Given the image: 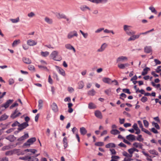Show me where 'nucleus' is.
I'll use <instances>...</instances> for the list:
<instances>
[{"instance_id":"nucleus-1","label":"nucleus","mask_w":161,"mask_h":161,"mask_svg":"<svg viewBox=\"0 0 161 161\" xmlns=\"http://www.w3.org/2000/svg\"><path fill=\"white\" fill-rule=\"evenodd\" d=\"M132 26L126 25H125L123 26V30L126 34L128 36H135L136 32L134 31L130 30Z\"/></svg>"},{"instance_id":"nucleus-2","label":"nucleus","mask_w":161,"mask_h":161,"mask_svg":"<svg viewBox=\"0 0 161 161\" xmlns=\"http://www.w3.org/2000/svg\"><path fill=\"white\" fill-rule=\"evenodd\" d=\"M50 56L55 61H60L62 59L61 56L58 54V52L57 51H53Z\"/></svg>"},{"instance_id":"nucleus-3","label":"nucleus","mask_w":161,"mask_h":161,"mask_svg":"<svg viewBox=\"0 0 161 161\" xmlns=\"http://www.w3.org/2000/svg\"><path fill=\"white\" fill-rule=\"evenodd\" d=\"M14 153H17L18 155H23L24 153L19 149H15L12 150L8 151L5 153L6 155H11Z\"/></svg>"},{"instance_id":"nucleus-4","label":"nucleus","mask_w":161,"mask_h":161,"mask_svg":"<svg viewBox=\"0 0 161 161\" xmlns=\"http://www.w3.org/2000/svg\"><path fill=\"white\" fill-rule=\"evenodd\" d=\"M149 33V31H147L141 33L137 35H135V36H131L129 37L127 40L128 41H134L135 40L138 39L141 35H146Z\"/></svg>"},{"instance_id":"nucleus-5","label":"nucleus","mask_w":161,"mask_h":161,"mask_svg":"<svg viewBox=\"0 0 161 161\" xmlns=\"http://www.w3.org/2000/svg\"><path fill=\"white\" fill-rule=\"evenodd\" d=\"M78 34L77 31L75 30L70 31L67 35V38L69 39H70L74 37H77Z\"/></svg>"},{"instance_id":"nucleus-6","label":"nucleus","mask_w":161,"mask_h":161,"mask_svg":"<svg viewBox=\"0 0 161 161\" xmlns=\"http://www.w3.org/2000/svg\"><path fill=\"white\" fill-rule=\"evenodd\" d=\"M36 139L35 137H32L28 139V141L25 142L24 145V146L29 147L30 146L33 144L34 142L36 141Z\"/></svg>"},{"instance_id":"nucleus-7","label":"nucleus","mask_w":161,"mask_h":161,"mask_svg":"<svg viewBox=\"0 0 161 161\" xmlns=\"http://www.w3.org/2000/svg\"><path fill=\"white\" fill-rule=\"evenodd\" d=\"M128 58L125 56H119L117 58L116 60L117 63H120L121 62H125L128 61Z\"/></svg>"},{"instance_id":"nucleus-8","label":"nucleus","mask_w":161,"mask_h":161,"mask_svg":"<svg viewBox=\"0 0 161 161\" xmlns=\"http://www.w3.org/2000/svg\"><path fill=\"white\" fill-rule=\"evenodd\" d=\"M28 126V124L27 122H24L21 124H19V125H18L19 128L18 129V131H17V132L18 133L19 131L25 128Z\"/></svg>"},{"instance_id":"nucleus-9","label":"nucleus","mask_w":161,"mask_h":161,"mask_svg":"<svg viewBox=\"0 0 161 161\" xmlns=\"http://www.w3.org/2000/svg\"><path fill=\"white\" fill-rule=\"evenodd\" d=\"M27 44L29 46H33L37 44V42L36 40L30 39L27 41Z\"/></svg>"},{"instance_id":"nucleus-10","label":"nucleus","mask_w":161,"mask_h":161,"mask_svg":"<svg viewBox=\"0 0 161 161\" xmlns=\"http://www.w3.org/2000/svg\"><path fill=\"white\" fill-rule=\"evenodd\" d=\"M21 114V113L18 112L17 109H16L11 114L10 117L14 119L18 117H19Z\"/></svg>"},{"instance_id":"nucleus-11","label":"nucleus","mask_w":161,"mask_h":161,"mask_svg":"<svg viewBox=\"0 0 161 161\" xmlns=\"http://www.w3.org/2000/svg\"><path fill=\"white\" fill-rule=\"evenodd\" d=\"M57 18L59 19H63L65 18V15L63 13H61L58 12L54 13Z\"/></svg>"},{"instance_id":"nucleus-12","label":"nucleus","mask_w":161,"mask_h":161,"mask_svg":"<svg viewBox=\"0 0 161 161\" xmlns=\"http://www.w3.org/2000/svg\"><path fill=\"white\" fill-rule=\"evenodd\" d=\"M108 46V44L106 43H103L101 46L100 48L97 50L98 52H102L104 51Z\"/></svg>"},{"instance_id":"nucleus-13","label":"nucleus","mask_w":161,"mask_h":161,"mask_svg":"<svg viewBox=\"0 0 161 161\" xmlns=\"http://www.w3.org/2000/svg\"><path fill=\"white\" fill-rule=\"evenodd\" d=\"M55 67L56 70L60 75L64 76H65V71L63 69L57 66H56Z\"/></svg>"},{"instance_id":"nucleus-14","label":"nucleus","mask_w":161,"mask_h":161,"mask_svg":"<svg viewBox=\"0 0 161 161\" xmlns=\"http://www.w3.org/2000/svg\"><path fill=\"white\" fill-rule=\"evenodd\" d=\"M129 65L130 64L128 63L125 64L119 63L117 65L118 67L121 69H124L126 67H128Z\"/></svg>"},{"instance_id":"nucleus-15","label":"nucleus","mask_w":161,"mask_h":161,"mask_svg":"<svg viewBox=\"0 0 161 161\" xmlns=\"http://www.w3.org/2000/svg\"><path fill=\"white\" fill-rule=\"evenodd\" d=\"M80 9L82 11L85 12L87 10L90 11V8L86 5H81L80 7Z\"/></svg>"},{"instance_id":"nucleus-16","label":"nucleus","mask_w":161,"mask_h":161,"mask_svg":"<svg viewBox=\"0 0 161 161\" xmlns=\"http://www.w3.org/2000/svg\"><path fill=\"white\" fill-rule=\"evenodd\" d=\"M132 127L134 129V130H135L136 131L135 132L136 134H138L141 133V131L138 127L137 125L136 124H134L132 126Z\"/></svg>"},{"instance_id":"nucleus-17","label":"nucleus","mask_w":161,"mask_h":161,"mask_svg":"<svg viewBox=\"0 0 161 161\" xmlns=\"http://www.w3.org/2000/svg\"><path fill=\"white\" fill-rule=\"evenodd\" d=\"M13 100H8L1 107H4L5 108H7L8 107L9 105L12 103L13 101Z\"/></svg>"},{"instance_id":"nucleus-18","label":"nucleus","mask_w":161,"mask_h":161,"mask_svg":"<svg viewBox=\"0 0 161 161\" xmlns=\"http://www.w3.org/2000/svg\"><path fill=\"white\" fill-rule=\"evenodd\" d=\"M95 116L98 118L102 119L103 118V116L101 112L99 110H96L94 113Z\"/></svg>"},{"instance_id":"nucleus-19","label":"nucleus","mask_w":161,"mask_h":161,"mask_svg":"<svg viewBox=\"0 0 161 161\" xmlns=\"http://www.w3.org/2000/svg\"><path fill=\"white\" fill-rule=\"evenodd\" d=\"M65 47L69 50H73L74 53H75L76 50L75 48L70 44H67L65 45Z\"/></svg>"},{"instance_id":"nucleus-20","label":"nucleus","mask_w":161,"mask_h":161,"mask_svg":"<svg viewBox=\"0 0 161 161\" xmlns=\"http://www.w3.org/2000/svg\"><path fill=\"white\" fill-rule=\"evenodd\" d=\"M22 152H23L24 153H25V152H30L31 153H32L33 154H34L35 153H36L37 152V150L35 149H28L25 150L24 151H22Z\"/></svg>"},{"instance_id":"nucleus-21","label":"nucleus","mask_w":161,"mask_h":161,"mask_svg":"<svg viewBox=\"0 0 161 161\" xmlns=\"http://www.w3.org/2000/svg\"><path fill=\"white\" fill-rule=\"evenodd\" d=\"M102 80L103 82L105 83L109 84H111L112 80L109 78L103 77Z\"/></svg>"},{"instance_id":"nucleus-22","label":"nucleus","mask_w":161,"mask_h":161,"mask_svg":"<svg viewBox=\"0 0 161 161\" xmlns=\"http://www.w3.org/2000/svg\"><path fill=\"white\" fill-rule=\"evenodd\" d=\"M133 146L135 147L138 148L142 149V148L143 145L140 143L135 142L133 144Z\"/></svg>"},{"instance_id":"nucleus-23","label":"nucleus","mask_w":161,"mask_h":161,"mask_svg":"<svg viewBox=\"0 0 161 161\" xmlns=\"http://www.w3.org/2000/svg\"><path fill=\"white\" fill-rule=\"evenodd\" d=\"M51 108L55 112L58 111V109L57 104L55 103H53L51 105Z\"/></svg>"},{"instance_id":"nucleus-24","label":"nucleus","mask_w":161,"mask_h":161,"mask_svg":"<svg viewBox=\"0 0 161 161\" xmlns=\"http://www.w3.org/2000/svg\"><path fill=\"white\" fill-rule=\"evenodd\" d=\"M108 1V0H94L93 1V3L97 4L99 3H105Z\"/></svg>"},{"instance_id":"nucleus-25","label":"nucleus","mask_w":161,"mask_h":161,"mask_svg":"<svg viewBox=\"0 0 161 161\" xmlns=\"http://www.w3.org/2000/svg\"><path fill=\"white\" fill-rule=\"evenodd\" d=\"M127 139L129 141H134L135 140V136L131 134H130L126 136Z\"/></svg>"},{"instance_id":"nucleus-26","label":"nucleus","mask_w":161,"mask_h":161,"mask_svg":"<svg viewBox=\"0 0 161 161\" xmlns=\"http://www.w3.org/2000/svg\"><path fill=\"white\" fill-rule=\"evenodd\" d=\"M29 137V135L28 133L25 134L24 135L19 138L18 141H21Z\"/></svg>"},{"instance_id":"nucleus-27","label":"nucleus","mask_w":161,"mask_h":161,"mask_svg":"<svg viewBox=\"0 0 161 161\" xmlns=\"http://www.w3.org/2000/svg\"><path fill=\"white\" fill-rule=\"evenodd\" d=\"M38 159L35 156H29L28 161H38Z\"/></svg>"},{"instance_id":"nucleus-28","label":"nucleus","mask_w":161,"mask_h":161,"mask_svg":"<svg viewBox=\"0 0 161 161\" xmlns=\"http://www.w3.org/2000/svg\"><path fill=\"white\" fill-rule=\"evenodd\" d=\"M23 61L26 64H29L31 63V60L29 58L26 57H24L22 58Z\"/></svg>"},{"instance_id":"nucleus-29","label":"nucleus","mask_w":161,"mask_h":161,"mask_svg":"<svg viewBox=\"0 0 161 161\" xmlns=\"http://www.w3.org/2000/svg\"><path fill=\"white\" fill-rule=\"evenodd\" d=\"M80 131L81 134L83 135H84L87 132V130L84 127H82L80 128Z\"/></svg>"},{"instance_id":"nucleus-30","label":"nucleus","mask_w":161,"mask_h":161,"mask_svg":"<svg viewBox=\"0 0 161 161\" xmlns=\"http://www.w3.org/2000/svg\"><path fill=\"white\" fill-rule=\"evenodd\" d=\"M150 70V68L146 67L143 69V71L142 72V75H145L147 74L148 71Z\"/></svg>"},{"instance_id":"nucleus-31","label":"nucleus","mask_w":161,"mask_h":161,"mask_svg":"<svg viewBox=\"0 0 161 161\" xmlns=\"http://www.w3.org/2000/svg\"><path fill=\"white\" fill-rule=\"evenodd\" d=\"M152 51L151 47L150 46H146L144 48V52L147 53H149Z\"/></svg>"},{"instance_id":"nucleus-32","label":"nucleus","mask_w":161,"mask_h":161,"mask_svg":"<svg viewBox=\"0 0 161 161\" xmlns=\"http://www.w3.org/2000/svg\"><path fill=\"white\" fill-rule=\"evenodd\" d=\"M88 107L90 109H94L96 108V106L94 103L91 102L88 104Z\"/></svg>"},{"instance_id":"nucleus-33","label":"nucleus","mask_w":161,"mask_h":161,"mask_svg":"<svg viewBox=\"0 0 161 161\" xmlns=\"http://www.w3.org/2000/svg\"><path fill=\"white\" fill-rule=\"evenodd\" d=\"M45 21L47 23L51 24L53 23V20L52 19L49 18L47 17H46L44 19Z\"/></svg>"},{"instance_id":"nucleus-34","label":"nucleus","mask_w":161,"mask_h":161,"mask_svg":"<svg viewBox=\"0 0 161 161\" xmlns=\"http://www.w3.org/2000/svg\"><path fill=\"white\" fill-rule=\"evenodd\" d=\"M149 152L152 154L155 155L157 156L158 155V153L154 149L150 150L149 151Z\"/></svg>"},{"instance_id":"nucleus-35","label":"nucleus","mask_w":161,"mask_h":161,"mask_svg":"<svg viewBox=\"0 0 161 161\" xmlns=\"http://www.w3.org/2000/svg\"><path fill=\"white\" fill-rule=\"evenodd\" d=\"M110 133L112 134L116 135L119 134L120 132L117 130L113 129L111 131Z\"/></svg>"},{"instance_id":"nucleus-36","label":"nucleus","mask_w":161,"mask_h":161,"mask_svg":"<svg viewBox=\"0 0 161 161\" xmlns=\"http://www.w3.org/2000/svg\"><path fill=\"white\" fill-rule=\"evenodd\" d=\"M105 147L107 148H109L110 147H115V145L114 143H110L106 144Z\"/></svg>"},{"instance_id":"nucleus-37","label":"nucleus","mask_w":161,"mask_h":161,"mask_svg":"<svg viewBox=\"0 0 161 161\" xmlns=\"http://www.w3.org/2000/svg\"><path fill=\"white\" fill-rule=\"evenodd\" d=\"M20 43V40H15L12 43V46L13 47H15Z\"/></svg>"},{"instance_id":"nucleus-38","label":"nucleus","mask_w":161,"mask_h":161,"mask_svg":"<svg viewBox=\"0 0 161 161\" xmlns=\"http://www.w3.org/2000/svg\"><path fill=\"white\" fill-rule=\"evenodd\" d=\"M49 53L47 51L41 52V54L43 57H46L49 55Z\"/></svg>"},{"instance_id":"nucleus-39","label":"nucleus","mask_w":161,"mask_h":161,"mask_svg":"<svg viewBox=\"0 0 161 161\" xmlns=\"http://www.w3.org/2000/svg\"><path fill=\"white\" fill-rule=\"evenodd\" d=\"M96 92L93 89L89 91L88 92V95L93 96L95 94Z\"/></svg>"},{"instance_id":"nucleus-40","label":"nucleus","mask_w":161,"mask_h":161,"mask_svg":"<svg viewBox=\"0 0 161 161\" xmlns=\"http://www.w3.org/2000/svg\"><path fill=\"white\" fill-rule=\"evenodd\" d=\"M119 158L118 156L112 155L111 157V160L110 161H118V160Z\"/></svg>"},{"instance_id":"nucleus-41","label":"nucleus","mask_w":161,"mask_h":161,"mask_svg":"<svg viewBox=\"0 0 161 161\" xmlns=\"http://www.w3.org/2000/svg\"><path fill=\"white\" fill-rule=\"evenodd\" d=\"M78 84L79 89H80L82 88L84 86V83L82 81H80L78 83Z\"/></svg>"},{"instance_id":"nucleus-42","label":"nucleus","mask_w":161,"mask_h":161,"mask_svg":"<svg viewBox=\"0 0 161 161\" xmlns=\"http://www.w3.org/2000/svg\"><path fill=\"white\" fill-rule=\"evenodd\" d=\"M10 20L13 23H15L19 22V17H17L16 19H10Z\"/></svg>"},{"instance_id":"nucleus-43","label":"nucleus","mask_w":161,"mask_h":161,"mask_svg":"<svg viewBox=\"0 0 161 161\" xmlns=\"http://www.w3.org/2000/svg\"><path fill=\"white\" fill-rule=\"evenodd\" d=\"M38 108L39 109H41L43 106V101L41 99L39 100L38 101Z\"/></svg>"},{"instance_id":"nucleus-44","label":"nucleus","mask_w":161,"mask_h":161,"mask_svg":"<svg viewBox=\"0 0 161 161\" xmlns=\"http://www.w3.org/2000/svg\"><path fill=\"white\" fill-rule=\"evenodd\" d=\"M8 117V116L7 115L5 114H3L0 117V121L5 120L7 119Z\"/></svg>"},{"instance_id":"nucleus-45","label":"nucleus","mask_w":161,"mask_h":161,"mask_svg":"<svg viewBox=\"0 0 161 161\" xmlns=\"http://www.w3.org/2000/svg\"><path fill=\"white\" fill-rule=\"evenodd\" d=\"M27 16L29 17L30 18H32L35 17L36 14H35L33 12H31L28 14Z\"/></svg>"},{"instance_id":"nucleus-46","label":"nucleus","mask_w":161,"mask_h":161,"mask_svg":"<svg viewBox=\"0 0 161 161\" xmlns=\"http://www.w3.org/2000/svg\"><path fill=\"white\" fill-rule=\"evenodd\" d=\"M149 10H150L151 11L152 13H155V14H157V11L156 10L155 8L154 7H153V6H151L149 7Z\"/></svg>"},{"instance_id":"nucleus-47","label":"nucleus","mask_w":161,"mask_h":161,"mask_svg":"<svg viewBox=\"0 0 161 161\" xmlns=\"http://www.w3.org/2000/svg\"><path fill=\"white\" fill-rule=\"evenodd\" d=\"M122 154L123 156L126 157L131 158L132 157V155H130L127 152L125 151L123 152Z\"/></svg>"},{"instance_id":"nucleus-48","label":"nucleus","mask_w":161,"mask_h":161,"mask_svg":"<svg viewBox=\"0 0 161 161\" xmlns=\"http://www.w3.org/2000/svg\"><path fill=\"white\" fill-rule=\"evenodd\" d=\"M67 138L66 137H64L63 140V142L64 148H66L67 147Z\"/></svg>"},{"instance_id":"nucleus-49","label":"nucleus","mask_w":161,"mask_h":161,"mask_svg":"<svg viewBox=\"0 0 161 161\" xmlns=\"http://www.w3.org/2000/svg\"><path fill=\"white\" fill-rule=\"evenodd\" d=\"M136 139L140 142H143L144 140V139L142 137V135H139L136 138Z\"/></svg>"},{"instance_id":"nucleus-50","label":"nucleus","mask_w":161,"mask_h":161,"mask_svg":"<svg viewBox=\"0 0 161 161\" xmlns=\"http://www.w3.org/2000/svg\"><path fill=\"white\" fill-rule=\"evenodd\" d=\"M104 28H99L97 29V30H96L95 31V32L96 33H98L101 32L103 30H104Z\"/></svg>"},{"instance_id":"nucleus-51","label":"nucleus","mask_w":161,"mask_h":161,"mask_svg":"<svg viewBox=\"0 0 161 161\" xmlns=\"http://www.w3.org/2000/svg\"><path fill=\"white\" fill-rule=\"evenodd\" d=\"M143 123L144 126L146 128H148L149 124L148 122L146 120H143Z\"/></svg>"},{"instance_id":"nucleus-52","label":"nucleus","mask_w":161,"mask_h":161,"mask_svg":"<svg viewBox=\"0 0 161 161\" xmlns=\"http://www.w3.org/2000/svg\"><path fill=\"white\" fill-rule=\"evenodd\" d=\"M152 125L154 126L157 129H159L160 127L156 123H155V122H153L152 123Z\"/></svg>"},{"instance_id":"nucleus-53","label":"nucleus","mask_w":161,"mask_h":161,"mask_svg":"<svg viewBox=\"0 0 161 161\" xmlns=\"http://www.w3.org/2000/svg\"><path fill=\"white\" fill-rule=\"evenodd\" d=\"M11 148L10 146H7L3 147L2 148V150L3 151H4L7 150Z\"/></svg>"},{"instance_id":"nucleus-54","label":"nucleus","mask_w":161,"mask_h":161,"mask_svg":"<svg viewBox=\"0 0 161 161\" xmlns=\"http://www.w3.org/2000/svg\"><path fill=\"white\" fill-rule=\"evenodd\" d=\"M29 69L31 71H35V68L34 66L32 65H29L28 66Z\"/></svg>"},{"instance_id":"nucleus-55","label":"nucleus","mask_w":161,"mask_h":161,"mask_svg":"<svg viewBox=\"0 0 161 161\" xmlns=\"http://www.w3.org/2000/svg\"><path fill=\"white\" fill-rule=\"evenodd\" d=\"M141 130L142 131L144 132L147 134H148L149 135H150L151 134V133H150V131H148L147 130H146V129L144 128H143Z\"/></svg>"},{"instance_id":"nucleus-56","label":"nucleus","mask_w":161,"mask_h":161,"mask_svg":"<svg viewBox=\"0 0 161 161\" xmlns=\"http://www.w3.org/2000/svg\"><path fill=\"white\" fill-rule=\"evenodd\" d=\"M68 91L70 93H72L74 91V90L72 87L69 86L68 88Z\"/></svg>"},{"instance_id":"nucleus-57","label":"nucleus","mask_w":161,"mask_h":161,"mask_svg":"<svg viewBox=\"0 0 161 161\" xmlns=\"http://www.w3.org/2000/svg\"><path fill=\"white\" fill-rule=\"evenodd\" d=\"M38 67L40 69H42L46 70H47V71H49V70L45 66H42L41 65H38Z\"/></svg>"},{"instance_id":"nucleus-58","label":"nucleus","mask_w":161,"mask_h":161,"mask_svg":"<svg viewBox=\"0 0 161 161\" xmlns=\"http://www.w3.org/2000/svg\"><path fill=\"white\" fill-rule=\"evenodd\" d=\"M148 99L147 97H142L141 99V101L143 103H145L147 101Z\"/></svg>"},{"instance_id":"nucleus-59","label":"nucleus","mask_w":161,"mask_h":161,"mask_svg":"<svg viewBox=\"0 0 161 161\" xmlns=\"http://www.w3.org/2000/svg\"><path fill=\"white\" fill-rule=\"evenodd\" d=\"M0 161H8V159L7 157L0 158Z\"/></svg>"},{"instance_id":"nucleus-60","label":"nucleus","mask_w":161,"mask_h":161,"mask_svg":"<svg viewBox=\"0 0 161 161\" xmlns=\"http://www.w3.org/2000/svg\"><path fill=\"white\" fill-rule=\"evenodd\" d=\"M123 91L124 92L127 93L128 94H131V92L128 89H123Z\"/></svg>"},{"instance_id":"nucleus-61","label":"nucleus","mask_w":161,"mask_h":161,"mask_svg":"<svg viewBox=\"0 0 161 161\" xmlns=\"http://www.w3.org/2000/svg\"><path fill=\"white\" fill-rule=\"evenodd\" d=\"M110 151L111 152V154L113 155H115L116 154V152L114 149L111 148L110 149Z\"/></svg>"},{"instance_id":"nucleus-62","label":"nucleus","mask_w":161,"mask_h":161,"mask_svg":"<svg viewBox=\"0 0 161 161\" xmlns=\"http://www.w3.org/2000/svg\"><path fill=\"white\" fill-rule=\"evenodd\" d=\"M111 92V90L110 89H108L105 90L104 92L108 95H109Z\"/></svg>"},{"instance_id":"nucleus-63","label":"nucleus","mask_w":161,"mask_h":161,"mask_svg":"<svg viewBox=\"0 0 161 161\" xmlns=\"http://www.w3.org/2000/svg\"><path fill=\"white\" fill-rule=\"evenodd\" d=\"M113 83L114 85H118L119 83L117 80H112L111 83Z\"/></svg>"},{"instance_id":"nucleus-64","label":"nucleus","mask_w":161,"mask_h":161,"mask_svg":"<svg viewBox=\"0 0 161 161\" xmlns=\"http://www.w3.org/2000/svg\"><path fill=\"white\" fill-rule=\"evenodd\" d=\"M161 66H158L157 68L156 69V72L157 73H159L161 71V69H160Z\"/></svg>"}]
</instances>
